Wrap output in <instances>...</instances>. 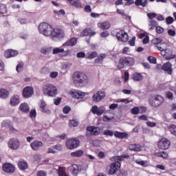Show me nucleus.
Wrapping results in <instances>:
<instances>
[{
	"label": "nucleus",
	"mask_w": 176,
	"mask_h": 176,
	"mask_svg": "<svg viewBox=\"0 0 176 176\" xmlns=\"http://www.w3.org/2000/svg\"><path fill=\"white\" fill-rule=\"evenodd\" d=\"M38 28L40 34H42L44 36H50L53 39H54V38L62 39V38L65 36L64 31L57 28L54 29L50 24L46 22L41 23Z\"/></svg>",
	"instance_id": "1"
},
{
	"label": "nucleus",
	"mask_w": 176,
	"mask_h": 176,
	"mask_svg": "<svg viewBox=\"0 0 176 176\" xmlns=\"http://www.w3.org/2000/svg\"><path fill=\"white\" fill-rule=\"evenodd\" d=\"M72 82L76 87H86L89 85V76L85 72L76 71L72 75Z\"/></svg>",
	"instance_id": "2"
},
{
	"label": "nucleus",
	"mask_w": 176,
	"mask_h": 176,
	"mask_svg": "<svg viewBox=\"0 0 176 176\" xmlns=\"http://www.w3.org/2000/svg\"><path fill=\"white\" fill-rule=\"evenodd\" d=\"M91 111L94 115H97L98 116H101V115L104 113L102 118L103 122H109V120H112L113 118V111L112 110L107 111V107L104 106L98 107L97 105H94L92 107Z\"/></svg>",
	"instance_id": "3"
},
{
	"label": "nucleus",
	"mask_w": 176,
	"mask_h": 176,
	"mask_svg": "<svg viewBox=\"0 0 176 176\" xmlns=\"http://www.w3.org/2000/svg\"><path fill=\"white\" fill-rule=\"evenodd\" d=\"M130 157L129 155H123L121 156H115L114 157V162L109 166V174L110 175H113V174H116L118 173V170H119V168H120L122 166V162L124 160V159H129Z\"/></svg>",
	"instance_id": "4"
},
{
	"label": "nucleus",
	"mask_w": 176,
	"mask_h": 176,
	"mask_svg": "<svg viewBox=\"0 0 176 176\" xmlns=\"http://www.w3.org/2000/svg\"><path fill=\"white\" fill-rule=\"evenodd\" d=\"M42 91L44 96L47 97H56L58 94L57 87L53 84L47 83L42 87Z\"/></svg>",
	"instance_id": "5"
},
{
	"label": "nucleus",
	"mask_w": 176,
	"mask_h": 176,
	"mask_svg": "<svg viewBox=\"0 0 176 176\" xmlns=\"http://www.w3.org/2000/svg\"><path fill=\"white\" fill-rule=\"evenodd\" d=\"M148 102L153 108H157V107H160L164 102V99H163V97L157 95L150 98Z\"/></svg>",
	"instance_id": "6"
},
{
	"label": "nucleus",
	"mask_w": 176,
	"mask_h": 176,
	"mask_svg": "<svg viewBox=\"0 0 176 176\" xmlns=\"http://www.w3.org/2000/svg\"><path fill=\"white\" fill-rule=\"evenodd\" d=\"M80 144V142L79 140L75 138H69L65 142L66 148L70 151L76 149V148H79Z\"/></svg>",
	"instance_id": "7"
},
{
	"label": "nucleus",
	"mask_w": 176,
	"mask_h": 176,
	"mask_svg": "<svg viewBox=\"0 0 176 176\" xmlns=\"http://www.w3.org/2000/svg\"><path fill=\"white\" fill-rule=\"evenodd\" d=\"M134 58L131 57H123L120 59L118 68L122 69L124 68L125 66L131 67V65H134Z\"/></svg>",
	"instance_id": "8"
},
{
	"label": "nucleus",
	"mask_w": 176,
	"mask_h": 176,
	"mask_svg": "<svg viewBox=\"0 0 176 176\" xmlns=\"http://www.w3.org/2000/svg\"><path fill=\"white\" fill-rule=\"evenodd\" d=\"M170 140L164 138L158 142L157 145L160 149L166 150L170 148Z\"/></svg>",
	"instance_id": "9"
},
{
	"label": "nucleus",
	"mask_w": 176,
	"mask_h": 176,
	"mask_svg": "<svg viewBox=\"0 0 176 176\" xmlns=\"http://www.w3.org/2000/svg\"><path fill=\"white\" fill-rule=\"evenodd\" d=\"M8 146L13 151H17L20 146V141L17 138H12L8 141Z\"/></svg>",
	"instance_id": "10"
},
{
	"label": "nucleus",
	"mask_w": 176,
	"mask_h": 176,
	"mask_svg": "<svg viewBox=\"0 0 176 176\" xmlns=\"http://www.w3.org/2000/svg\"><path fill=\"white\" fill-rule=\"evenodd\" d=\"M117 39L120 42H127L129 41V34L124 30H120L116 34Z\"/></svg>",
	"instance_id": "11"
},
{
	"label": "nucleus",
	"mask_w": 176,
	"mask_h": 176,
	"mask_svg": "<svg viewBox=\"0 0 176 176\" xmlns=\"http://www.w3.org/2000/svg\"><path fill=\"white\" fill-rule=\"evenodd\" d=\"M105 91H99L96 94H94L93 101H94V102H100L101 100H104V98H105Z\"/></svg>",
	"instance_id": "12"
},
{
	"label": "nucleus",
	"mask_w": 176,
	"mask_h": 176,
	"mask_svg": "<svg viewBox=\"0 0 176 176\" xmlns=\"http://www.w3.org/2000/svg\"><path fill=\"white\" fill-rule=\"evenodd\" d=\"M34 95V88L32 87H26L23 89V96L24 98H30Z\"/></svg>",
	"instance_id": "13"
},
{
	"label": "nucleus",
	"mask_w": 176,
	"mask_h": 176,
	"mask_svg": "<svg viewBox=\"0 0 176 176\" xmlns=\"http://www.w3.org/2000/svg\"><path fill=\"white\" fill-rule=\"evenodd\" d=\"M100 133V128L95 126H88L87 127V135H98Z\"/></svg>",
	"instance_id": "14"
},
{
	"label": "nucleus",
	"mask_w": 176,
	"mask_h": 176,
	"mask_svg": "<svg viewBox=\"0 0 176 176\" xmlns=\"http://www.w3.org/2000/svg\"><path fill=\"white\" fill-rule=\"evenodd\" d=\"M18 54L19 52L15 50L9 49L6 50L4 52V57H6V58H11V57H16V56H18Z\"/></svg>",
	"instance_id": "15"
},
{
	"label": "nucleus",
	"mask_w": 176,
	"mask_h": 176,
	"mask_svg": "<svg viewBox=\"0 0 176 176\" xmlns=\"http://www.w3.org/2000/svg\"><path fill=\"white\" fill-rule=\"evenodd\" d=\"M42 146H43V142L39 140H34L30 144V148H32L33 151H39Z\"/></svg>",
	"instance_id": "16"
},
{
	"label": "nucleus",
	"mask_w": 176,
	"mask_h": 176,
	"mask_svg": "<svg viewBox=\"0 0 176 176\" xmlns=\"http://www.w3.org/2000/svg\"><path fill=\"white\" fill-rule=\"evenodd\" d=\"M16 170V168H14V166L12 164H4L3 165V170L5 171V173H9L10 174H12L14 173Z\"/></svg>",
	"instance_id": "17"
},
{
	"label": "nucleus",
	"mask_w": 176,
	"mask_h": 176,
	"mask_svg": "<svg viewBox=\"0 0 176 176\" xmlns=\"http://www.w3.org/2000/svg\"><path fill=\"white\" fill-rule=\"evenodd\" d=\"M76 43H78V38L73 37L70 38L69 41H67V42H65V43H63L62 45V47H64L65 49H66V47H68L69 46L70 47L75 46Z\"/></svg>",
	"instance_id": "18"
},
{
	"label": "nucleus",
	"mask_w": 176,
	"mask_h": 176,
	"mask_svg": "<svg viewBox=\"0 0 176 176\" xmlns=\"http://www.w3.org/2000/svg\"><path fill=\"white\" fill-rule=\"evenodd\" d=\"M70 94L73 98L80 99L85 97V92L82 91L73 90L71 91Z\"/></svg>",
	"instance_id": "19"
},
{
	"label": "nucleus",
	"mask_w": 176,
	"mask_h": 176,
	"mask_svg": "<svg viewBox=\"0 0 176 176\" xmlns=\"http://www.w3.org/2000/svg\"><path fill=\"white\" fill-rule=\"evenodd\" d=\"M20 104V96L14 95L10 100V105L11 107H17Z\"/></svg>",
	"instance_id": "20"
},
{
	"label": "nucleus",
	"mask_w": 176,
	"mask_h": 176,
	"mask_svg": "<svg viewBox=\"0 0 176 176\" xmlns=\"http://www.w3.org/2000/svg\"><path fill=\"white\" fill-rule=\"evenodd\" d=\"M19 111H21L22 113H28V112H30V105H28V103H21L19 105Z\"/></svg>",
	"instance_id": "21"
},
{
	"label": "nucleus",
	"mask_w": 176,
	"mask_h": 176,
	"mask_svg": "<svg viewBox=\"0 0 176 176\" xmlns=\"http://www.w3.org/2000/svg\"><path fill=\"white\" fill-rule=\"evenodd\" d=\"M1 127H2V129H5V128L10 129V130H11V131H13V130H16L13 127V125H12V122L9 121V120L3 121L1 123Z\"/></svg>",
	"instance_id": "22"
},
{
	"label": "nucleus",
	"mask_w": 176,
	"mask_h": 176,
	"mask_svg": "<svg viewBox=\"0 0 176 176\" xmlns=\"http://www.w3.org/2000/svg\"><path fill=\"white\" fill-rule=\"evenodd\" d=\"M130 151H134L135 152H140L142 151V146L140 144H133L129 146Z\"/></svg>",
	"instance_id": "23"
},
{
	"label": "nucleus",
	"mask_w": 176,
	"mask_h": 176,
	"mask_svg": "<svg viewBox=\"0 0 176 176\" xmlns=\"http://www.w3.org/2000/svg\"><path fill=\"white\" fill-rule=\"evenodd\" d=\"M114 135L117 138H120L121 140H123V138H129V133H127L126 132L116 131L114 133Z\"/></svg>",
	"instance_id": "24"
},
{
	"label": "nucleus",
	"mask_w": 176,
	"mask_h": 176,
	"mask_svg": "<svg viewBox=\"0 0 176 176\" xmlns=\"http://www.w3.org/2000/svg\"><path fill=\"white\" fill-rule=\"evenodd\" d=\"M98 27L101 30H109V28H111V23L109 21L98 23Z\"/></svg>",
	"instance_id": "25"
},
{
	"label": "nucleus",
	"mask_w": 176,
	"mask_h": 176,
	"mask_svg": "<svg viewBox=\"0 0 176 176\" xmlns=\"http://www.w3.org/2000/svg\"><path fill=\"white\" fill-rule=\"evenodd\" d=\"M162 69L164 71H166V72H168L169 75H171V74H173V69L171 68V63H170V62L164 64V65L162 66Z\"/></svg>",
	"instance_id": "26"
},
{
	"label": "nucleus",
	"mask_w": 176,
	"mask_h": 176,
	"mask_svg": "<svg viewBox=\"0 0 176 176\" xmlns=\"http://www.w3.org/2000/svg\"><path fill=\"white\" fill-rule=\"evenodd\" d=\"M70 5L75 6L78 9H82V3L79 0H67Z\"/></svg>",
	"instance_id": "27"
},
{
	"label": "nucleus",
	"mask_w": 176,
	"mask_h": 176,
	"mask_svg": "<svg viewBox=\"0 0 176 176\" xmlns=\"http://www.w3.org/2000/svg\"><path fill=\"white\" fill-rule=\"evenodd\" d=\"M140 109L142 110V113H144V112H146V108L145 107H134L131 109V113L133 115H138Z\"/></svg>",
	"instance_id": "28"
},
{
	"label": "nucleus",
	"mask_w": 176,
	"mask_h": 176,
	"mask_svg": "<svg viewBox=\"0 0 176 176\" xmlns=\"http://www.w3.org/2000/svg\"><path fill=\"white\" fill-rule=\"evenodd\" d=\"M87 35L94 36V35H96V32H93L90 29H85L81 32V36H87Z\"/></svg>",
	"instance_id": "29"
},
{
	"label": "nucleus",
	"mask_w": 176,
	"mask_h": 176,
	"mask_svg": "<svg viewBox=\"0 0 176 176\" xmlns=\"http://www.w3.org/2000/svg\"><path fill=\"white\" fill-rule=\"evenodd\" d=\"M18 167L19 170H27L28 168V164L25 161H19L18 162Z\"/></svg>",
	"instance_id": "30"
},
{
	"label": "nucleus",
	"mask_w": 176,
	"mask_h": 176,
	"mask_svg": "<svg viewBox=\"0 0 176 176\" xmlns=\"http://www.w3.org/2000/svg\"><path fill=\"white\" fill-rule=\"evenodd\" d=\"M70 170L74 176H78V174H79V166L76 164L72 165L70 166Z\"/></svg>",
	"instance_id": "31"
},
{
	"label": "nucleus",
	"mask_w": 176,
	"mask_h": 176,
	"mask_svg": "<svg viewBox=\"0 0 176 176\" xmlns=\"http://www.w3.org/2000/svg\"><path fill=\"white\" fill-rule=\"evenodd\" d=\"M9 97V91L5 89H0V98L5 100Z\"/></svg>",
	"instance_id": "32"
},
{
	"label": "nucleus",
	"mask_w": 176,
	"mask_h": 176,
	"mask_svg": "<svg viewBox=\"0 0 176 176\" xmlns=\"http://www.w3.org/2000/svg\"><path fill=\"white\" fill-rule=\"evenodd\" d=\"M84 151L83 150H78L70 153L72 157H82L83 156Z\"/></svg>",
	"instance_id": "33"
},
{
	"label": "nucleus",
	"mask_w": 176,
	"mask_h": 176,
	"mask_svg": "<svg viewBox=\"0 0 176 176\" xmlns=\"http://www.w3.org/2000/svg\"><path fill=\"white\" fill-rule=\"evenodd\" d=\"M50 52H52V47L49 46H43L40 50V53H41V54H47L50 53Z\"/></svg>",
	"instance_id": "34"
},
{
	"label": "nucleus",
	"mask_w": 176,
	"mask_h": 176,
	"mask_svg": "<svg viewBox=\"0 0 176 176\" xmlns=\"http://www.w3.org/2000/svg\"><path fill=\"white\" fill-rule=\"evenodd\" d=\"M105 58H107V54H100L98 56V58L95 60V61L97 63V64H101L104 60H105Z\"/></svg>",
	"instance_id": "35"
},
{
	"label": "nucleus",
	"mask_w": 176,
	"mask_h": 176,
	"mask_svg": "<svg viewBox=\"0 0 176 176\" xmlns=\"http://www.w3.org/2000/svg\"><path fill=\"white\" fill-rule=\"evenodd\" d=\"M137 164H140V166H142V167H148V162L144 161L141 159H138L135 160Z\"/></svg>",
	"instance_id": "36"
},
{
	"label": "nucleus",
	"mask_w": 176,
	"mask_h": 176,
	"mask_svg": "<svg viewBox=\"0 0 176 176\" xmlns=\"http://www.w3.org/2000/svg\"><path fill=\"white\" fill-rule=\"evenodd\" d=\"M142 78L143 77L142 74L140 73H135L132 77V79L133 80H136V82H140V80H142Z\"/></svg>",
	"instance_id": "37"
},
{
	"label": "nucleus",
	"mask_w": 176,
	"mask_h": 176,
	"mask_svg": "<svg viewBox=\"0 0 176 176\" xmlns=\"http://www.w3.org/2000/svg\"><path fill=\"white\" fill-rule=\"evenodd\" d=\"M64 47L60 46V47H56L52 51V54H58V53H64V52H65V50H64Z\"/></svg>",
	"instance_id": "38"
},
{
	"label": "nucleus",
	"mask_w": 176,
	"mask_h": 176,
	"mask_svg": "<svg viewBox=\"0 0 176 176\" xmlns=\"http://www.w3.org/2000/svg\"><path fill=\"white\" fill-rule=\"evenodd\" d=\"M157 25V22H156L155 20L151 19L148 22V27L150 30H155Z\"/></svg>",
	"instance_id": "39"
},
{
	"label": "nucleus",
	"mask_w": 176,
	"mask_h": 176,
	"mask_svg": "<svg viewBox=\"0 0 176 176\" xmlns=\"http://www.w3.org/2000/svg\"><path fill=\"white\" fill-rule=\"evenodd\" d=\"M58 174L59 176H68L65 172V168L64 167H58Z\"/></svg>",
	"instance_id": "40"
},
{
	"label": "nucleus",
	"mask_w": 176,
	"mask_h": 176,
	"mask_svg": "<svg viewBox=\"0 0 176 176\" xmlns=\"http://www.w3.org/2000/svg\"><path fill=\"white\" fill-rule=\"evenodd\" d=\"M156 156H157V157H162V159H167V157H168V153L164 151H161L160 153H157Z\"/></svg>",
	"instance_id": "41"
},
{
	"label": "nucleus",
	"mask_w": 176,
	"mask_h": 176,
	"mask_svg": "<svg viewBox=\"0 0 176 176\" xmlns=\"http://www.w3.org/2000/svg\"><path fill=\"white\" fill-rule=\"evenodd\" d=\"M97 56V52H92L91 53L87 54V58H89V60H93V58H96Z\"/></svg>",
	"instance_id": "42"
},
{
	"label": "nucleus",
	"mask_w": 176,
	"mask_h": 176,
	"mask_svg": "<svg viewBox=\"0 0 176 176\" xmlns=\"http://www.w3.org/2000/svg\"><path fill=\"white\" fill-rule=\"evenodd\" d=\"M169 131L170 133L173 134V135H175L176 137V126L174 124H172L169 126Z\"/></svg>",
	"instance_id": "43"
},
{
	"label": "nucleus",
	"mask_w": 176,
	"mask_h": 176,
	"mask_svg": "<svg viewBox=\"0 0 176 176\" xmlns=\"http://www.w3.org/2000/svg\"><path fill=\"white\" fill-rule=\"evenodd\" d=\"M6 12H8V10H6V6L1 3L0 4V13H1V14H5L6 13Z\"/></svg>",
	"instance_id": "44"
},
{
	"label": "nucleus",
	"mask_w": 176,
	"mask_h": 176,
	"mask_svg": "<svg viewBox=\"0 0 176 176\" xmlns=\"http://www.w3.org/2000/svg\"><path fill=\"white\" fill-rule=\"evenodd\" d=\"M72 67V63H65L63 65V69H65V71H68L69 69H71V67Z\"/></svg>",
	"instance_id": "45"
},
{
	"label": "nucleus",
	"mask_w": 176,
	"mask_h": 176,
	"mask_svg": "<svg viewBox=\"0 0 176 176\" xmlns=\"http://www.w3.org/2000/svg\"><path fill=\"white\" fill-rule=\"evenodd\" d=\"M78 122L76 121V120H71L69 122V125L70 127H76L78 126Z\"/></svg>",
	"instance_id": "46"
},
{
	"label": "nucleus",
	"mask_w": 176,
	"mask_h": 176,
	"mask_svg": "<svg viewBox=\"0 0 176 176\" xmlns=\"http://www.w3.org/2000/svg\"><path fill=\"white\" fill-rule=\"evenodd\" d=\"M161 42H162V38H155L152 40L153 45H159Z\"/></svg>",
	"instance_id": "47"
},
{
	"label": "nucleus",
	"mask_w": 176,
	"mask_h": 176,
	"mask_svg": "<svg viewBox=\"0 0 176 176\" xmlns=\"http://www.w3.org/2000/svg\"><path fill=\"white\" fill-rule=\"evenodd\" d=\"M30 116L31 119H35V118H36V110L32 109L30 113Z\"/></svg>",
	"instance_id": "48"
},
{
	"label": "nucleus",
	"mask_w": 176,
	"mask_h": 176,
	"mask_svg": "<svg viewBox=\"0 0 176 176\" xmlns=\"http://www.w3.org/2000/svg\"><path fill=\"white\" fill-rule=\"evenodd\" d=\"M103 134L104 135H109V137H112V135H113V131L107 129L103 131Z\"/></svg>",
	"instance_id": "49"
},
{
	"label": "nucleus",
	"mask_w": 176,
	"mask_h": 176,
	"mask_svg": "<svg viewBox=\"0 0 176 176\" xmlns=\"http://www.w3.org/2000/svg\"><path fill=\"white\" fill-rule=\"evenodd\" d=\"M57 76H58V72H52L50 74V78H51L52 79H56V78H57Z\"/></svg>",
	"instance_id": "50"
},
{
	"label": "nucleus",
	"mask_w": 176,
	"mask_h": 176,
	"mask_svg": "<svg viewBox=\"0 0 176 176\" xmlns=\"http://www.w3.org/2000/svg\"><path fill=\"white\" fill-rule=\"evenodd\" d=\"M156 32H157V34H163V32H164V28H163L160 26H157L156 27Z\"/></svg>",
	"instance_id": "51"
},
{
	"label": "nucleus",
	"mask_w": 176,
	"mask_h": 176,
	"mask_svg": "<svg viewBox=\"0 0 176 176\" xmlns=\"http://www.w3.org/2000/svg\"><path fill=\"white\" fill-rule=\"evenodd\" d=\"M118 176H127V171L124 170H120L118 173Z\"/></svg>",
	"instance_id": "52"
},
{
	"label": "nucleus",
	"mask_w": 176,
	"mask_h": 176,
	"mask_svg": "<svg viewBox=\"0 0 176 176\" xmlns=\"http://www.w3.org/2000/svg\"><path fill=\"white\" fill-rule=\"evenodd\" d=\"M131 50L129 47H125L122 50L123 54H130Z\"/></svg>",
	"instance_id": "53"
},
{
	"label": "nucleus",
	"mask_w": 176,
	"mask_h": 176,
	"mask_svg": "<svg viewBox=\"0 0 176 176\" xmlns=\"http://www.w3.org/2000/svg\"><path fill=\"white\" fill-rule=\"evenodd\" d=\"M116 102H124V104H129V102H131V101L129 100V99H118L116 100Z\"/></svg>",
	"instance_id": "54"
},
{
	"label": "nucleus",
	"mask_w": 176,
	"mask_h": 176,
	"mask_svg": "<svg viewBox=\"0 0 176 176\" xmlns=\"http://www.w3.org/2000/svg\"><path fill=\"white\" fill-rule=\"evenodd\" d=\"M77 57L78 58H85V57H86V53L83 52H78L77 54Z\"/></svg>",
	"instance_id": "55"
},
{
	"label": "nucleus",
	"mask_w": 176,
	"mask_h": 176,
	"mask_svg": "<svg viewBox=\"0 0 176 176\" xmlns=\"http://www.w3.org/2000/svg\"><path fill=\"white\" fill-rule=\"evenodd\" d=\"M148 60L149 61V63H151V64H156V59L155 57L153 56H148Z\"/></svg>",
	"instance_id": "56"
},
{
	"label": "nucleus",
	"mask_w": 176,
	"mask_h": 176,
	"mask_svg": "<svg viewBox=\"0 0 176 176\" xmlns=\"http://www.w3.org/2000/svg\"><path fill=\"white\" fill-rule=\"evenodd\" d=\"M166 21L168 24H173L174 23V18L168 16L166 19Z\"/></svg>",
	"instance_id": "57"
},
{
	"label": "nucleus",
	"mask_w": 176,
	"mask_h": 176,
	"mask_svg": "<svg viewBox=\"0 0 176 176\" xmlns=\"http://www.w3.org/2000/svg\"><path fill=\"white\" fill-rule=\"evenodd\" d=\"M60 102H61V98L60 97H58V98L54 99V104L55 105H60Z\"/></svg>",
	"instance_id": "58"
},
{
	"label": "nucleus",
	"mask_w": 176,
	"mask_h": 176,
	"mask_svg": "<svg viewBox=\"0 0 176 176\" xmlns=\"http://www.w3.org/2000/svg\"><path fill=\"white\" fill-rule=\"evenodd\" d=\"M146 126H148V127H156L157 124L155 122H147Z\"/></svg>",
	"instance_id": "59"
},
{
	"label": "nucleus",
	"mask_w": 176,
	"mask_h": 176,
	"mask_svg": "<svg viewBox=\"0 0 176 176\" xmlns=\"http://www.w3.org/2000/svg\"><path fill=\"white\" fill-rule=\"evenodd\" d=\"M37 176H47V173L45 170H39L37 173Z\"/></svg>",
	"instance_id": "60"
},
{
	"label": "nucleus",
	"mask_w": 176,
	"mask_h": 176,
	"mask_svg": "<svg viewBox=\"0 0 176 176\" xmlns=\"http://www.w3.org/2000/svg\"><path fill=\"white\" fill-rule=\"evenodd\" d=\"M147 17H148V19H150L151 20H153V19H155V17H156V13H148Z\"/></svg>",
	"instance_id": "61"
},
{
	"label": "nucleus",
	"mask_w": 176,
	"mask_h": 176,
	"mask_svg": "<svg viewBox=\"0 0 176 176\" xmlns=\"http://www.w3.org/2000/svg\"><path fill=\"white\" fill-rule=\"evenodd\" d=\"M63 113H69L71 111V107L66 106L63 108Z\"/></svg>",
	"instance_id": "62"
},
{
	"label": "nucleus",
	"mask_w": 176,
	"mask_h": 176,
	"mask_svg": "<svg viewBox=\"0 0 176 176\" xmlns=\"http://www.w3.org/2000/svg\"><path fill=\"white\" fill-rule=\"evenodd\" d=\"M168 34L170 36H175V30L169 29L168 30Z\"/></svg>",
	"instance_id": "63"
},
{
	"label": "nucleus",
	"mask_w": 176,
	"mask_h": 176,
	"mask_svg": "<svg viewBox=\"0 0 176 176\" xmlns=\"http://www.w3.org/2000/svg\"><path fill=\"white\" fill-rule=\"evenodd\" d=\"M46 107V102H45L43 100L40 101V108L41 109H43Z\"/></svg>",
	"instance_id": "64"
}]
</instances>
